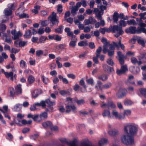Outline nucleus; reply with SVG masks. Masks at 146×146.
I'll list each match as a JSON object with an SVG mask.
<instances>
[{"instance_id": "45", "label": "nucleus", "mask_w": 146, "mask_h": 146, "mask_svg": "<svg viewBox=\"0 0 146 146\" xmlns=\"http://www.w3.org/2000/svg\"><path fill=\"white\" fill-rule=\"evenodd\" d=\"M20 66L22 68H25L26 66V62L23 60H21L20 62Z\"/></svg>"}, {"instance_id": "58", "label": "nucleus", "mask_w": 146, "mask_h": 146, "mask_svg": "<svg viewBox=\"0 0 146 146\" xmlns=\"http://www.w3.org/2000/svg\"><path fill=\"white\" fill-rule=\"evenodd\" d=\"M27 41H20L19 42V46L21 47H23L27 44Z\"/></svg>"}, {"instance_id": "43", "label": "nucleus", "mask_w": 146, "mask_h": 146, "mask_svg": "<svg viewBox=\"0 0 146 146\" xmlns=\"http://www.w3.org/2000/svg\"><path fill=\"white\" fill-rule=\"evenodd\" d=\"M35 78L32 75L30 76L28 79V82L29 84H31L33 83L35 81Z\"/></svg>"}, {"instance_id": "20", "label": "nucleus", "mask_w": 146, "mask_h": 146, "mask_svg": "<svg viewBox=\"0 0 146 146\" xmlns=\"http://www.w3.org/2000/svg\"><path fill=\"white\" fill-rule=\"evenodd\" d=\"M15 90L18 95L21 94L22 93L21 85L20 84L17 85L16 87H15Z\"/></svg>"}, {"instance_id": "50", "label": "nucleus", "mask_w": 146, "mask_h": 146, "mask_svg": "<svg viewBox=\"0 0 146 146\" xmlns=\"http://www.w3.org/2000/svg\"><path fill=\"white\" fill-rule=\"evenodd\" d=\"M139 91L140 93L145 97V95L146 94V89L145 88H141L139 89Z\"/></svg>"}, {"instance_id": "39", "label": "nucleus", "mask_w": 146, "mask_h": 146, "mask_svg": "<svg viewBox=\"0 0 146 146\" xmlns=\"http://www.w3.org/2000/svg\"><path fill=\"white\" fill-rule=\"evenodd\" d=\"M93 19L92 18H91L89 19H85L84 22V24L86 25L92 24Z\"/></svg>"}, {"instance_id": "59", "label": "nucleus", "mask_w": 146, "mask_h": 146, "mask_svg": "<svg viewBox=\"0 0 146 146\" xmlns=\"http://www.w3.org/2000/svg\"><path fill=\"white\" fill-rule=\"evenodd\" d=\"M67 144L70 146H77L76 141L74 140L67 142Z\"/></svg>"}, {"instance_id": "56", "label": "nucleus", "mask_w": 146, "mask_h": 146, "mask_svg": "<svg viewBox=\"0 0 146 146\" xmlns=\"http://www.w3.org/2000/svg\"><path fill=\"white\" fill-rule=\"evenodd\" d=\"M131 113V111L129 110H126L124 111L123 113V115H122V116H124V119L125 117V115H130Z\"/></svg>"}, {"instance_id": "31", "label": "nucleus", "mask_w": 146, "mask_h": 146, "mask_svg": "<svg viewBox=\"0 0 146 146\" xmlns=\"http://www.w3.org/2000/svg\"><path fill=\"white\" fill-rule=\"evenodd\" d=\"M127 24L129 25H136L137 24V23L136 22L135 20L133 19L128 20L127 21Z\"/></svg>"}, {"instance_id": "36", "label": "nucleus", "mask_w": 146, "mask_h": 146, "mask_svg": "<svg viewBox=\"0 0 146 146\" xmlns=\"http://www.w3.org/2000/svg\"><path fill=\"white\" fill-rule=\"evenodd\" d=\"M47 39V37L45 36H41L39 38L38 43H43Z\"/></svg>"}, {"instance_id": "8", "label": "nucleus", "mask_w": 146, "mask_h": 146, "mask_svg": "<svg viewBox=\"0 0 146 146\" xmlns=\"http://www.w3.org/2000/svg\"><path fill=\"white\" fill-rule=\"evenodd\" d=\"M117 55L119 63L121 65H123L124 63V59L125 58V56L122 54L121 52L120 51L117 52Z\"/></svg>"}, {"instance_id": "17", "label": "nucleus", "mask_w": 146, "mask_h": 146, "mask_svg": "<svg viewBox=\"0 0 146 146\" xmlns=\"http://www.w3.org/2000/svg\"><path fill=\"white\" fill-rule=\"evenodd\" d=\"M130 71L132 73L135 74H138L140 71L139 68L137 67L131 66L129 68Z\"/></svg>"}, {"instance_id": "12", "label": "nucleus", "mask_w": 146, "mask_h": 146, "mask_svg": "<svg viewBox=\"0 0 146 146\" xmlns=\"http://www.w3.org/2000/svg\"><path fill=\"white\" fill-rule=\"evenodd\" d=\"M79 84L80 85L83 86V88H80L81 92H86L87 86L85 84V83L83 78L80 80L79 82Z\"/></svg>"}, {"instance_id": "15", "label": "nucleus", "mask_w": 146, "mask_h": 146, "mask_svg": "<svg viewBox=\"0 0 146 146\" xmlns=\"http://www.w3.org/2000/svg\"><path fill=\"white\" fill-rule=\"evenodd\" d=\"M125 32L127 33L135 34L136 33V27H135L131 26L128 29L126 30Z\"/></svg>"}, {"instance_id": "25", "label": "nucleus", "mask_w": 146, "mask_h": 146, "mask_svg": "<svg viewBox=\"0 0 146 146\" xmlns=\"http://www.w3.org/2000/svg\"><path fill=\"white\" fill-rule=\"evenodd\" d=\"M56 62L58 68H61L62 66V64L60 62L61 60V58L60 56H58L56 57Z\"/></svg>"}, {"instance_id": "3", "label": "nucleus", "mask_w": 146, "mask_h": 146, "mask_svg": "<svg viewBox=\"0 0 146 146\" xmlns=\"http://www.w3.org/2000/svg\"><path fill=\"white\" fill-rule=\"evenodd\" d=\"M110 29L111 32L114 33H119L120 34H122L124 33L122 27L118 25L111 26L110 27Z\"/></svg>"}, {"instance_id": "30", "label": "nucleus", "mask_w": 146, "mask_h": 146, "mask_svg": "<svg viewBox=\"0 0 146 146\" xmlns=\"http://www.w3.org/2000/svg\"><path fill=\"white\" fill-rule=\"evenodd\" d=\"M102 115L104 117H110V113L109 111L108 110H104L102 113Z\"/></svg>"}, {"instance_id": "33", "label": "nucleus", "mask_w": 146, "mask_h": 146, "mask_svg": "<svg viewBox=\"0 0 146 146\" xmlns=\"http://www.w3.org/2000/svg\"><path fill=\"white\" fill-rule=\"evenodd\" d=\"M67 46V45L65 44H60L56 46L55 48L58 49H60L61 50L65 49V47Z\"/></svg>"}, {"instance_id": "41", "label": "nucleus", "mask_w": 146, "mask_h": 146, "mask_svg": "<svg viewBox=\"0 0 146 146\" xmlns=\"http://www.w3.org/2000/svg\"><path fill=\"white\" fill-rule=\"evenodd\" d=\"M75 102L77 103L78 105L80 106L84 104L85 103V101L84 99H81L79 100H76L75 101Z\"/></svg>"}, {"instance_id": "61", "label": "nucleus", "mask_w": 146, "mask_h": 146, "mask_svg": "<svg viewBox=\"0 0 146 146\" xmlns=\"http://www.w3.org/2000/svg\"><path fill=\"white\" fill-rule=\"evenodd\" d=\"M49 24V21L47 20L42 21L41 22V25L43 27H46Z\"/></svg>"}, {"instance_id": "4", "label": "nucleus", "mask_w": 146, "mask_h": 146, "mask_svg": "<svg viewBox=\"0 0 146 146\" xmlns=\"http://www.w3.org/2000/svg\"><path fill=\"white\" fill-rule=\"evenodd\" d=\"M57 15L56 13L52 12V15L48 17V19L53 25H58L59 23L58 19L56 18Z\"/></svg>"}, {"instance_id": "34", "label": "nucleus", "mask_w": 146, "mask_h": 146, "mask_svg": "<svg viewBox=\"0 0 146 146\" xmlns=\"http://www.w3.org/2000/svg\"><path fill=\"white\" fill-rule=\"evenodd\" d=\"M52 124V123L50 121H47L42 123V125L44 128L48 127L50 128Z\"/></svg>"}, {"instance_id": "14", "label": "nucleus", "mask_w": 146, "mask_h": 146, "mask_svg": "<svg viewBox=\"0 0 146 146\" xmlns=\"http://www.w3.org/2000/svg\"><path fill=\"white\" fill-rule=\"evenodd\" d=\"M102 86V82L100 80H98L95 86V88L97 91H102L103 90V86Z\"/></svg>"}, {"instance_id": "1", "label": "nucleus", "mask_w": 146, "mask_h": 146, "mask_svg": "<svg viewBox=\"0 0 146 146\" xmlns=\"http://www.w3.org/2000/svg\"><path fill=\"white\" fill-rule=\"evenodd\" d=\"M131 124H129L124 127V129L125 133H127V135H123L121 138L122 142L126 145L132 144L133 143L134 139L133 137L129 136V134L133 135L137 131V128Z\"/></svg>"}, {"instance_id": "22", "label": "nucleus", "mask_w": 146, "mask_h": 146, "mask_svg": "<svg viewBox=\"0 0 146 146\" xmlns=\"http://www.w3.org/2000/svg\"><path fill=\"white\" fill-rule=\"evenodd\" d=\"M119 14L117 12H115L113 15V23H117L118 20Z\"/></svg>"}, {"instance_id": "60", "label": "nucleus", "mask_w": 146, "mask_h": 146, "mask_svg": "<svg viewBox=\"0 0 146 146\" xmlns=\"http://www.w3.org/2000/svg\"><path fill=\"white\" fill-rule=\"evenodd\" d=\"M107 63L110 66H113L114 65V63L113 60L111 58L108 59L107 61Z\"/></svg>"}, {"instance_id": "26", "label": "nucleus", "mask_w": 146, "mask_h": 146, "mask_svg": "<svg viewBox=\"0 0 146 146\" xmlns=\"http://www.w3.org/2000/svg\"><path fill=\"white\" fill-rule=\"evenodd\" d=\"M64 28L63 26L60 25L58 28L54 29V32L56 33L61 34L62 33Z\"/></svg>"}, {"instance_id": "5", "label": "nucleus", "mask_w": 146, "mask_h": 146, "mask_svg": "<svg viewBox=\"0 0 146 146\" xmlns=\"http://www.w3.org/2000/svg\"><path fill=\"white\" fill-rule=\"evenodd\" d=\"M128 71L127 66L126 65H121L120 69H117L116 71V73L118 75H120L124 74Z\"/></svg>"}, {"instance_id": "57", "label": "nucleus", "mask_w": 146, "mask_h": 146, "mask_svg": "<svg viewBox=\"0 0 146 146\" xmlns=\"http://www.w3.org/2000/svg\"><path fill=\"white\" fill-rule=\"evenodd\" d=\"M32 121L31 120L26 121L25 119L22 120L21 121V123L24 125L30 124L31 123Z\"/></svg>"}, {"instance_id": "10", "label": "nucleus", "mask_w": 146, "mask_h": 146, "mask_svg": "<svg viewBox=\"0 0 146 146\" xmlns=\"http://www.w3.org/2000/svg\"><path fill=\"white\" fill-rule=\"evenodd\" d=\"M66 113H70L71 110L74 113H76L77 111V108L74 105L66 106Z\"/></svg>"}, {"instance_id": "44", "label": "nucleus", "mask_w": 146, "mask_h": 146, "mask_svg": "<svg viewBox=\"0 0 146 146\" xmlns=\"http://www.w3.org/2000/svg\"><path fill=\"white\" fill-rule=\"evenodd\" d=\"M78 9L75 6L72 7L71 13L73 16H74L76 14V12L78 11Z\"/></svg>"}, {"instance_id": "27", "label": "nucleus", "mask_w": 146, "mask_h": 146, "mask_svg": "<svg viewBox=\"0 0 146 146\" xmlns=\"http://www.w3.org/2000/svg\"><path fill=\"white\" fill-rule=\"evenodd\" d=\"M146 31V29L143 27H138L136 29V33L137 34H140L142 32L145 33Z\"/></svg>"}, {"instance_id": "47", "label": "nucleus", "mask_w": 146, "mask_h": 146, "mask_svg": "<svg viewBox=\"0 0 146 146\" xmlns=\"http://www.w3.org/2000/svg\"><path fill=\"white\" fill-rule=\"evenodd\" d=\"M41 79L43 82L45 84H47L49 80L48 78L45 77L44 75H42Z\"/></svg>"}, {"instance_id": "19", "label": "nucleus", "mask_w": 146, "mask_h": 146, "mask_svg": "<svg viewBox=\"0 0 146 146\" xmlns=\"http://www.w3.org/2000/svg\"><path fill=\"white\" fill-rule=\"evenodd\" d=\"M108 133L110 136H114L118 134V131L117 130L114 129L109 131Z\"/></svg>"}, {"instance_id": "18", "label": "nucleus", "mask_w": 146, "mask_h": 146, "mask_svg": "<svg viewBox=\"0 0 146 146\" xmlns=\"http://www.w3.org/2000/svg\"><path fill=\"white\" fill-rule=\"evenodd\" d=\"M22 106V104H17L14 106L13 108V110L14 111H19L21 110Z\"/></svg>"}, {"instance_id": "63", "label": "nucleus", "mask_w": 146, "mask_h": 146, "mask_svg": "<svg viewBox=\"0 0 146 146\" xmlns=\"http://www.w3.org/2000/svg\"><path fill=\"white\" fill-rule=\"evenodd\" d=\"M77 41H71L69 43V46L72 47H74L76 46V43Z\"/></svg>"}, {"instance_id": "24", "label": "nucleus", "mask_w": 146, "mask_h": 146, "mask_svg": "<svg viewBox=\"0 0 146 146\" xmlns=\"http://www.w3.org/2000/svg\"><path fill=\"white\" fill-rule=\"evenodd\" d=\"M35 106H41L42 108H45L46 105L45 101L42 100L39 103L37 102L35 104Z\"/></svg>"}, {"instance_id": "49", "label": "nucleus", "mask_w": 146, "mask_h": 146, "mask_svg": "<svg viewBox=\"0 0 146 146\" xmlns=\"http://www.w3.org/2000/svg\"><path fill=\"white\" fill-rule=\"evenodd\" d=\"M87 45V42L84 41H80L78 43V45L79 46H86Z\"/></svg>"}, {"instance_id": "16", "label": "nucleus", "mask_w": 146, "mask_h": 146, "mask_svg": "<svg viewBox=\"0 0 146 146\" xmlns=\"http://www.w3.org/2000/svg\"><path fill=\"white\" fill-rule=\"evenodd\" d=\"M45 104L46 103L48 104V107L49 108H50V109L51 110V112H52V111L53 110V108L52 107L53 105H55V103L54 102H52L49 99H48L45 101Z\"/></svg>"}, {"instance_id": "21", "label": "nucleus", "mask_w": 146, "mask_h": 146, "mask_svg": "<svg viewBox=\"0 0 146 146\" xmlns=\"http://www.w3.org/2000/svg\"><path fill=\"white\" fill-rule=\"evenodd\" d=\"M39 115L41 121L47 118L48 117L47 113L45 112L41 113Z\"/></svg>"}, {"instance_id": "46", "label": "nucleus", "mask_w": 146, "mask_h": 146, "mask_svg": "<svg viewBox=\"0 0 146 146\" xmlns=\"http://www.w3.org/2000/svg\"><path fill=\"white\" fill-rule=\"evenodd\" d=\"M111 86V83L109 82L105 84L103 86V90L109 88Z\"/></svg>"}, {"instance_id": "54", "label": "nucleus", "mask_w": 146, "mask_h": 146, "mask_svg": "<svg viewBox=\"0 0 146 146\" xmlns=\"http://www.w3.org/2000/svg\"><path fill=\"white\" fill-rule=\"evenodd\" d=\"M19 17L20 19L28 18L29 17V16L28 14L24 13L20 15Z\"/></svg>"}, {"instance_id": "35", "label": "nucleus", "mask_w": 146, "mask_h": 146, "mask_svg": "<svg viewBox=\"0 0 146 146\" xmlns=\"http://www.w3.org/2000/svg\"><path fill=\"white\" fill-rule=\"evenodd\" d=\"M108 142V140L107 139L105 138L102 139L99 142V146H102L106 144Z\"/></svg>"}, {"instance_id": "53", "label": "nucleus", "mask_w": 146, "mask_h": 146, "mask_svg": "<svg viewBox=\"0 0 146 146\" xmlns=\"http://www.w3.org/2000/svg\"><path fill=\"white\" fill-rule=\"evenodd\" d=\"M38 90H34L32 94V97L34 98H36L38 96Z\"/></svg>"}, {"instance_id": "7", "label": "nucleus", "mask_w": 146, "mask_h": 146, "mask_svg": "<svg viewBox=\"0 0 146 146\" xmlns=\"http://www.w3.org/2000/svg\"><path fill=\"white\" fill-rule=\"evenodd\" d=\"M16 30L13 29L12 30L11 32V34L13 36L12 37L13 39L15 40L18 39L20 36H22V34L20 31H18L16 33Z\"/></svg>"}, {"instance_id": "29", "label": "nucleus", "mask_w": 146, "mask_h": 146, "mask_svg": "<svg viewBox=\"0 0 146 146\" xmlns=\"http://www.w3.org/2000/svg\"><path fill=\"white\" fill-rule=\"evenodd\" d=\"M98 79L104 81L106 80L108 78V75L106 74H103L98 77Z\"/></svg>"}, {"instance_id": "32", "label": "nucleus", "mask_w": 146, "mask_h": 146, "mask_svg": "<svg viewBox=\"0 0 146 146\" xmlns=\"http://www.w3.org/2000/svg\"><path fill=\"white\" fill-rule=\"evenodd\" d=\"M107 107L108 109L110 108H114L116 107V106L112 101H110L107 102Z\"/></svg>"}, {"instance_id": "62", "label": "nucleus", "mask_w": 146, "mask_h": 146, "mask_svg": "<svg viewBox=\"0 0 146 146\" xmlns=\"http://www.w3.org/2000/svg\"><path fill=\"white\" fill-rule=\"evenodd\" d=\"M62 5H59L57 6V10L58 12L59 13H62Z\"/></svg>"}, {"instance_id": "23", "label": "nucleus", "mask_w": 146, "mask_h": 146, "mask_svg": "<svg viewBox=\"0 0 146 146\" xmlns=\"http://www.w3.org/2000/svg\"><path fill=\"white\" fill-rule=\"evenodd\" d=\"M32 35L31 30H29L25 32L24 36L26 38H29L31 37Z\"/></svg>"}, {"instance_id": "9", "label": "nucleus", "mask_w": 146, "mask_h": 146, "mask_svg": "<svg viewBox=\"0 0 146 146\" xmlns=\"http://www.w3.org/2000/svg\"><path fill=\"white\" fill-rule=\"evenodd\" d=\"M118 40L119 42L118 43L114 42H113V46L117 48H119L120 47L122 50H124L125 48V46L123 44L121 43V38L119 37L118 38Z\"/></svg>"}, {"instance_id": "42", "label": "nucleus", "mask_w": 146, "mask_h": 146, "mask_svg": "<svg viewBox=\"0 0 146 146\" xmlns=\"http://www.w3.org/2000/svg\"><path fill=\"white\" fill-rule=\"evenodd\" d=\"M6 29L5 25L2 23H0V33L4 32Z\"/></svg>"}, {"instance_id": "37", "label": "nucleus", "mask_w": 146, "mask_h": 146, "mask_svg": "<svg viewBox=\"0 0 146 146\" xmlns=\"http://www.w3.org/2000/svg\"><path fill=\"white\" fill-rule=\"evenodd\" d=\"M8 7L11 10H15L17 7V5L16 4L14 3H9L8 5Z\"/></svg>"}, {"instance_id": "48", "label": "nucleus", "mask_w": 146, "mask_h": 146, "mask_svg": "<svg viewBox=\"0 0 146 146\" xmlns=\"http://www.w3.org/2000/svg\"><path fill=\"white\" fill-rule=\"evenodd\" d=\"M102 49L101 46H99L97 49L96 52V54L97 56H99L100 55V53L102 51Z\"/></svg>"}, {"instance_id": "28", "label": "nucleus", "mask_w": 146, "mask_h": 146, "mask_svg": "<svg viewBox=\"0 0 146 146\" xmlns=\"http://www.w3.org/2000/svg\"><path fill=\"white\" fill-rule=\"evenodd\" d=\"M4 12L5 14L7 16L11 15L12 13V10L9 8H6L4 10Z\"/></svg>"}, {"instance_id": "40", "label": "nucleus", "mask_w": 146, "mask_h": 146, "mask_svg": "<svg viewBox=\"0 0 146 146\" xmlns=\"http://www.w3.org/2000/svg\"><path fill=\"white\" fill-rule=\"evenodd\" d=\"M86 82L88 84L91 85L92 86H93L94 84V81L92 78L86 80Z\"/></svg>"}, {"instance_id": "11", "label": "nucleus", "mask_w": 146, "mask_h": 146, "mask_svg": "<svg viewBox=\"0 0 146 146\" xmlns=\"http://www.w3.org/2000/svg\"><path fill=\"white\" fill-rule=\"evenodd\" d=\"M5 75L7 78L9 79L10 78L11 80L13 81L14 79H16L15 76H13V73L12 72H5Z\"/></svg>"}, {"instance_id": "51", "label": "nucleus", "mask_w": 146, "mask_h": 146, "mask_svg": "<svg viewBox=\"0 0 146 146\" xmlns=\"http://www.w3.org/2000/svg\"><path fill=\"white\" fill-rule=\"evenodd\" d=\"M124 103L126 106L131 105L133 104V102L131 100L128 99L125 100L124 101Z\"/></svg>"}, {"instance_id": "13", "label": "nucleus", "mask_w": 146, "mask_h": 146, "mask_svg": "<svg viewBox=\"0 0 146 146\" xmlns=\"http://www.w3.org/2000/svg\"><path fill=\"white\" fill-rule=\"evenodd\" d=\"M112 114L116 118H118L120 119H124V116H122V115L119 113L118 111L115 110H113Z\"/></svg>"}, {"instance_id": "38", "label": "nucleus", "mask_w": 146, "mask_h": 146, "mask_svg": "<svg viewBox=\"0 0 146 146\" xmlns=\"http://www.w3.org/2000/svg\"><path fill=\"white\" fill-rule=\"evenodd\" d=\"M33 119L34 121L37 122L41 121L39 115L37 114L34 115L33 117Z\"/></svg>"}, {"instance_id": "55", "label": "nucleus", "mask_w": 146, "mask_h": 146, "mask_svg": "<svg viewBox=\"0 0 146 146\" xmlns=\"http://www.w3.org/2000/svg\"><path fill=\"white\" fill-rule=\"evenodd\" d=\"M48 14L49 12L48 11L42 10L40 11V15L43 17L48 15Z\"/></svg>"}, {"instance_id": "2", "label": "nucleus", "mask_w": 146, "mask_h": 146, "mask_svg": "<svg viewBox=\"0 0 146 146\" xmlns=\"http://www.w3.org/2000/svg\"><path fill=\"white\" fill-rule=\"evenodd\" d=\"M114 49L115 48L113 45L110 44L109 46L107 45H104L103 46L102 51L104 54H105L108 52V55L109 56L112 57L114 54Z\"/></svg>"}, {"instance_id": "64", "label": "nucleus", "mask_w": 146, "mask_h": 146, "mask_svg": "<svg viewBox=\"0 0 146 146\" xmlns=\"http://www.w3.org/2000/svg\"><path fill=\"white\" fill-rule=\"evenodd\" d=\"M131 62L134 64L137 63L138 60L135 57H131Z\"/></svg>"}, {"instance_id": "52", "label": "nucleus", "mask_w": 146, "mask_h": 146, "mask_svg": "<svg viewBox=\"0 0 146 146\" xmlns=\"http://www.w3.org/2000/svg\"><path fill=\"white\" fill-rule=\"evenodd\" d=\"M119 26L120 27H125L127 25V23L124 20H121L119 21Z\"/></svg>"}, {"instance_id": "6", "label": "nucleus", "mask_w": 146, "mask_h": 146, "mask_svg": "<svg viewBox=\"0 0 146 146\" xmlns=\"http://www.w3.org/2000/svg\"><path fill=\"white\" fill-rule=\"evenodd\" d=\"M127 90L125 89L120 88L118 92L116 94V96L118 98H121L125 96Z\"/></svg>"}]
</instances>
